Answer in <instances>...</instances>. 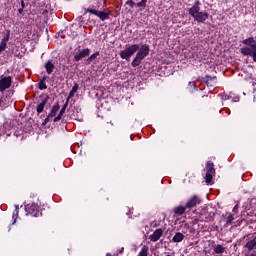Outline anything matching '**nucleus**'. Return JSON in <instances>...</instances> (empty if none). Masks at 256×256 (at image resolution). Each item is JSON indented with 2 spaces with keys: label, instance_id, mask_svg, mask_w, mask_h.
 <instances>
[{
  "label": "nucleus",
  "instance_id": "nucleus-1",
  "mask_svg": "<svg viewBox=\"0 0 256 256\" xmlns=\"http://www.w3.org/2000/svg\"><path fill=\"white\" fill-rule=\"evenodd\" d=\"M189 15L195 19L198 23H205L207 19H209V13L207 12H201V1L196 0L194 2L193 7H191L189 10Z\"/></svg>",
  "mask_w": 256,
  "mask_h": 256
},
{
  "label": "nucleus",
  "instance_id": "nucleus-2",
  "mask_svg": "<svg viewBox=\"0 0 256 256\" xmlns=\"http://www.w3.org/2000/svg\"><path fill=\"white\" fill-rule=\"evenodd\" d=\"M243 45H246L240 49L242 55L252 57L256 63V41L255 38L250 37L242 41Z\"/></svg>",
  "mask_w": 256,
  "mask_h": 256
},
{
  "label": "nucleus",
  "instance_id": "nucleus-3",
  "mask_svg": "<svg viewBox=\"0 0 256 256\" xmlns=\"http://www.w3.org/2000/svg\"><path fill=\"white\" fill-rule=\"evenodd\" d=\"M147 55H149V45L143 44L138 49V52H137L135 58L131 62L132 67H139V65H141V61H143V59H145V57H147Z\"/></svg>",
  "mask_w": 256,
  "mask_h": 256
},
{
  "label": "nucleus",
  "instance_id": "nucleus-4",
  "mask_svg": "<svg viewBox=\"0 0 256 256\" xmlns=\"http://www.w3.org/2000/svg\"><path fill=\"white\" fill-rule=\"evenodd\" d=\"M137 51H139V44L130 45L128 48L120 52V57L121 59L129 61L131 57H133V55L137 53Z\"/></svg>",
  "mask_w": 256,
  "mask_h": 256
},
{
  "label": "nucleus",
  "instance_id": "nucleus-5",
  "mask_svg": "<svg viewBox=\"0 0 256 256\" xmlns=\"http://www.w3.org/2000/svg\"><path fill=\"white\" fill-rule=\"evenodd\" d=\"M11 83H13V78L11 76H1L0 93H5V91L11 87Z\"/></svg>",
  "mask_w": 256,
  "mask_h": 256
},
{
  "label": "nucleus",
  "instance_id": "nucleus-6",
  "mask_svg": "<svg viewBox=\"0 0 256 256\" xmlns=\"http://www.w3.org/2000/svg\"><path fill=\"white\" fill-rule=\"evenodd\" d=\"M26 215H32L33 217H39V206L37 204H27L25 206Z\"/></svg>",
  "mask_w": 256,
  "mask_h": 256
},
{
  "label": "nucleus",
  "instance_id": "nucleus-7",
  "mask_svg": "<svg viewBox=\"0 0 256 256\" xmlns=\"http://www.w3.org/2000/svg\"><path fill=\"white\" fill-rule=\"evenodd\" d=\"M86 12L91 13V15H96V17H99L101 21H107V19H109V13L107 12L97 11L93 8H88Z\"/></svg>",
  "mask_w": 256,
  "mask_h": 256
},
{
  "label": "nucleus",
  "instance_id": "nucleus-8",
  "mask_svg": "<svg viewBox=\"0 0 256 256\" xmlns=\"http://www.w3.org/2000/svg\"><path fill=\"white\" fill-rule=\"evenodd\" d=\"M90 54H91V50L89 48L79 50L74 55V60L75 61H81V59H85V57H89Z\"/></svg>",
  "mask_w": 256,
  "mask_h": 256
},
{
  "label": "nucleus",
  "instance_id": "nucleus-9",
  "mask_svg": "<svg viewBox=\"0 0 256 256\" xmlns=\"http://www.w3.org/2000/svg\"><path fill=\"white\" fill-rule=\"evenodd\" d=\"M163 237V229L159 228L156 229L152 235L149 236L150 241L153 243H156V241H159Z\"/></svg>",
  "mask_w": 256,
  "mask_h": 256
},
{
  "label": "nucleus",
  "instance_id": "nucleus-10",
  "mask_svg": "<svg viewBox=\"0 0 256 256\" xmlns=\"http://www.w3.org/2000/svg\"><path fill=\"white\" fill-rule=\"evenodd\" d=\"M72 114L70 115V117L72 119H75V121H79V122H82L83 121V117L80 116L79 113H81V108H74L72 110Z\"/></svg>",
  "mask_w": 256,
  "mask_h": 256
},
{
  "label": "nucleus",
  "instance_id": "nucleus-11",
  "mask_svg": "<svg viewBox=\"0 0 256 256\" xmlns=\"http://www.w3.org/2000/svg\"><path fill=\"white\" fill-rule=\"evenodd\" d=\"M199 204V197L193 196L188 200L186 203L187 209H192V207H195V205Z\"/></svg>",
  "mask_w": 256,
  "mask_h": 256
},
{
  "label": "nucleus",
  "instance_id": "nucleus-12",
  "mask_svg": "<svg viewBox=\"0 0 256 256\" xmlns=\"http://www.w3.org/2000/svg\"><path fill=\"white\" fill-rule=\"evenodd\" d=\"M45 69L48 73V75H51L55 69V64H53V60H48L45 64Z\"/></svg>",
  "mask_w": 256,
  "mask_h": 256
},
{
  "label": "nucleus",
  "instance_id": "nucleus-13",
  "mask_svg": "<svg viewBox=\"0 0 256 256\" xmlns=\"http://www.w3.org/2000/svg\"><path fill=\"white\" fill-rule=\"evenodd\" d=\"M183 239H185V235H183V233L181 232H177L174 237L172 238V241L174 243H181V241H183Z\"/></svg>",
  "mask_w": 256,
  "mask_h": 256
},
{
  "label": "nucleus",
  "instance_id": "nucleus-14",
  "mask_svg": "<svg viewBox=\"0 0 256 256\" xmlns=\"http://www.w3.org/2000/svg\"><path fill=\"white\" fill-rule=\"evenodd\" d=\"M48 99H43L38 105H37V113H43V109H45V105H47Z\"/></svg>",
  "mask_w": 256,
  "mask_h": 256
},
{
  "label": "nucleus",
  "instance_id": "nucleus-15",
  "mask_svg": "<svg viewBox=\"0 0 256 256\" xmlns=\"http://www.w3.org/2000/svg\"><path fill=\"white\" fill-rule=\"evenodd\" d=\"M8 41H9V36H6L5 38H3V39L1 40V43H0V53H1L2 51H5V49H7V43H8Z\"/></svg>",
  "mask_w": 256,
  "mask_h": 256
},
{
  "label": "nucleus",
  "instance_id": "nucleus-16",
  "mask_svg": "<svg viewBox=\"0 0 256 256\" xmlns=\"http://www.w3.org/2000/svg\"><path fill=\"white\" fill-rule=\"evenodd\" d=\"M214 253H216V255H221L223 253H225V247H223V245L218 244L214 247Z\"/></svg>",
  "mask_w": 256,
  "mask_h": 256
},
{
  "label": "nucleus",
  "instance_id": "nucleus-17",
  "mask_svg": "<svg viewBox=\"0 0 256 256\" xmlns=\"http://www.w3.org/2000/svg\"><path fill=\"white\" fill-rule=\"evenodd\" d=\"M185 211H187V206L183 207V206H177L174 208V213L176 215H183V213H185Z\"/></svg>",
  "mask_w": 256,
  "mask_h": 256
},
{
  "label": "nucleus",
  "instance_id": "nucleus-18",
  "mask_svg": "<svg viewBox=\"0 0 256 256\" xmlns=\"http://www.w3.org/2000/svg\"><path fill=\"white\" fill-rule=\"evenodd\" d=\"M79 90V85L78 84H75L73 87H72V90L70 91L67 99L69 101V99L75 97V93H77V91Z\"/></svg>",
  "mask_w": 256,
  "mask_h": 256
},
{
  "label": "nucleus",
  "instance_id": "nucleus-19",
  "mask_svg": "<svg viewBox=\"0 0 256 256\" xmlns=\"http://www.w3.org/2000/svg\"><path fill=\"white\" fill-rule=\"evenodd\" d=\"M57 113H59V104H56L52 107L51 112L48 114V116L53 119V117H55Z\"/></svg>",
  "mask_w": 256,
  "mask_h": 256
},
{
  "label": "nucleus",
  "instance_id": "nucleus-20",
  "mask_svg": "<svg viewBox=\"0 0 256 256\" xmlns=\"http://www.w3.org/2000/svg\"><path fill=\"white\" fill-rule=\"evenodd\" d=\"M206 173L215 174V168L213 167L212 162H207V164H206Z\"/></svg>",
  "mask_w": 256,
  "mask_h": 256
},
{
  "label": "nucleus",
  "instance_id": "nucleus-21",
  "mask_svg": "<svg viewBox=\"0 0 256 256\" xmlns=\"http://www.w3.org/2000/svg\"><path fill=\"white\" fill-rule=\"evenodd\" d=\"M233 221H235V214H228L226 218V225H233Z\"/></svg>",
  "mask_w": 256,
  "mask_h": 256
},
{
  "label": "nucleus",
  "instance_id": "nucleus-22",
  "mask_svg": "<svg viewBox=\"0 0 256 256\" xmlns=\"http://www.w3.org/2000/svg\"><path fill=\"white\" fill-rule=\"evenodd\" d=\"M149 255V247L143 246L141 251L139 252L138 256H147Z\"/></svg>",
  "mask_w": 256,
  "mask_h": 256
},
{
  "label": "nucleus",
  "instance_id": "nucleus-23",
  "mask_svg": "<svg viewBox=\"0 0 256 256\" xmlns=\"http://www.w3.org/2000/svg\"><path fill=\"white\" fill-rule=\"evenodd\" d=\"M214 175H215V174H213V173H207V172H206L205 179H206L207 185H211V183H212V181H213V176H214Z\"/></svg>",
  "mask_w": 256,
  "mask_h": 256
},
{
  "label": "nucleus",
  "instance_id": "nucleus-24",
  "mask_svg": "<svg viewBox=\"0 0 256 256\" xmlns=\"http://www.w3.org/2000/svg\"><path fill=\"white\" fill-rule=\"evenodd\" d=\"M67 107H69V99H67L66 102L64 103L63 107L60 110V113L65 115V111H67Z\"/></svg>",
  "mask_w": 256,
  "mask_h": 256
},
{
  "label": "nucleus",
  "instance_id": "nucleus-25",
  "mask_svg": "<svg viewBox=\"0 0 256 256\" xmlns=\"http://www.w3.org/2000/svg\"><path fill=\"white\" fill-rule=\"evenodd\" d=\"M97 57H99V52H96V53L92 54V55L87 59V63H91V61H94V59H97Z\"/></svg>",
  "mask_w": 256,
  "mask_h": 256
},
{
  "label": "nucleus",
  "instance_id": "nucleus-26",
  "mask_svg": "<svg viewBox=\"0 0 256 256\" xmlns=\"http://www.w3.org/2000/svg\"><path fill=\"white\" fill-rule=\"evenodd\" d=\"M25 7H27V4H25V0H21V8L18 9V13L20 15L23 14V9H25Z\"/></svg>",
  "mask_w": 256,
  "mask_h": 256
},
{
  "label": "nucleus",
  "instance_id": "nucleus-27",
  "mask_svg": "<svg viewBox=\"0 0 256 256\" xmlns=\"http://www.w3.org/2000/svg\"><path fill=\"white\" fill-rule=\"evenodd\" d=\"M39 89L41 91H43L44 89H47V84L45 83V80H42L40 83H39Z\"/></svg>",
  "mask_w": 256,
  "mask_h": 256
},
{
  "label": "nucleus",
  "instance_id": "nucleus-28",
  "mask_svg": "<svg viewBox=\"0 0 256 256\" xmlns=\"http://www.w3.org/2000/svg\"><path fill=\"white\" fill-rule=\"evenodd\" d=\"M17 217H19V212L15 210L12 215V219H14L13 225H15V223H17Z\"/></svg>",
  "mask_w": 256,
  "mask_h": 256
},
{
  "label": "nucleus",
  "instance_id": "nucleus-29",
  "mask_svg": "<svg viewBox=\"0 0 256 256\" xmlns=\"http://www.w3.org/2000/svg\"><path fill=\"white\" fill-rule=\"evenodd\" d=\"M63 115V113L61 114V112H59V114L53 119L54 123H57L60 119H63Z\"/></svg>",
  "mask_w": 256,
  "mask_h": 256
},
{
  "label": "nucleus",
  "instance_id": "nucleus-30",
  "mask_svg": "<svg viewBox=\"0 0 256 256\" xmlns=\"http://www.w3.org/2000/svg\"><path fill=\"white\" fill-rule=\"evenodd\" d=\"M147 6V0H141L137 3V7H146Z\"/></svg>",
  "mask_w": 256,
  "mask_h": 256
},
{
  "label": "nucleus",
  "instance_id": "nucleus-31",
  "mask_svg": "<svg viewBox=\"0 0 256 256\" xmlns=\"http://www.w3.org/2000/svg\"><path fill=\"white\" fill-rule=\"evenodd\" d=\"M232 211H233L234 215H235V213H239V205L236 204Z\"/></svg>",
  "mask_w": 256,
  "mask_h": 256
},
{
  "label": "nucleus",
  "instance_id": "nucleus-32",
  "mask_svg": "<svg viewBox=\"0 0 256 256\" xmlns=\"http://www.w3.org/2000/svg\"><path fill=\"white\" fill-rule=\"evenodd\" d=\"M206 79H207L206 80L207 82L211 81V79H213L214 81H217V77L211 78V76H207Z\"/></svg>",
  "mask_w": 256,
  "mask_h": 256
},
{
  "label": "nucleus",
  "instance_id": "nucleus-33",
  "mask_svg": "<svg viewBox=\"0 0 256 256\" xmlns=\"http://www.w3.org/2000/svg\"><path fill=\"white\" fill-rule=\"evenodd\" d=\"M53 118L49 117V115L46 117V119L44 120V123H49Z\"/></svg>",
  "mask_w": 256,
  "mask_h": 256
},
{
  "label": "nucleus",
  "instance_id": "nucleus-34",
  "mask_svg": "<svg viewBox=\"0 0 256 256\" xmlns=\"http://www.w3.org/2000/svg\"><path fill=\"white\" fill-rule=\"evenodd\" d=\"M189 86L195 87V89H197V85L195 84V82H189Z\"/></svg>",
  "mask_w": 256,
  "mask_h": 256
},
{
  "label": "nucleus",
  "instance_id": "nucleus-35",
  "mask_svg": "<svg viewBox=\"0 0 256 256\" xmlns=\"http://www.w3.org/2000/svg\"><path fill=\"white\" fill-rule=\"evenodd\" d=\"M128 5H130V7H133V5H135V2H133V0H130L129 2H127Z\"/></svg>",
  "mask_w": 256,
  "mask_h": 256
},
{
  "label": "nucleus",
  "instance_id": "nucleus-36",
  "mask_svg": "<svg viewBox=\"0 0 256 256\" xmlns=\"http://www.w3.org/2000/svg\"><path fill=\"white\" fill-rule=\"evenodd\" d=\"M233 101L237 103V101H239V97L234 98Z\"/></svg>",
  "mask_w": 256,
  "mask_h": 256
},
{
  "label": "nucleus",
  "instance_id": "nucleus-37",
  "mask_svg": "<svg viewBox=\"0 0 256 256\" xmlns=\"http://www.w3.org/2000/svg\"><path fill=\"white\" fill-rule=\"evenodd\" d=\"M15 211L19 212V205H15Z\"/></svg>",
  "mask_w": 256,
  "mask_h": 256
},
{
  "label": "nucleus",
  "instance_id": "nucleus-38",
  "mask_svg": "<svg viewBox=\"0 0 256 256\" xmlns=\"http://www.w3.org/2000/svg\"><path fill=\"white\" fill-rule=\"evenodd\" d=\"M123 251H125V248H124V247L120 248L119 253H123Z\"/></svg>",
  "mask_w": 256,
  "mask_h": 256
},
{
  "label": "nucleus",
  "instance_id": "nucleus-39",
  "mask_svg": "<svg viewBox=\"0 0 256 256\" xmlns=\"http://www.w3.org/2000/svg\"><path fill=\"white\" fill-rule=\"evenodd\" d=\"M249 256H256V251L254 250Z\"/></svg>",
  "mask_w": 256,
  "mask_h": 256
},
{
  "label": "nucleus",
  "instance_id": "nucleus-40",
  "mask_svg": "<svg viewBox=\"0 0 256 256\" xmlns=\"http://www.w3.org/2000/svg\"><path fill=\"white\" fill-rule=\"evenodd\" d=\"M222 99H227V96H223Z\"/></svg>",
  "mask_w": 256,
  "mask_h": 256
},
{
  "label": "nucleus",
  "instance_id": "nucleus-41",
  "mask_svg": "<svg viewBox=\"0 0 256 256\" xmlns=\"http://www.w3.org/2000/svg\"><path fill=\"white\" fill-rule=\"evenodd\" d=\"M106 256H111V254H110V253H107Z\"/></svg>",
  "mask_w": 256,
  "mask_h": 256
},
{
  "label": "nucleus",
  "instance_id": "nucleus-42",
  "mask_svg": "<svg viewBox=\"0 0 256 256\" xmlns=\"http://www.w3.org/2000/svg\"><path fill=\"white\" fill-rule=\"evenodd\" d=\"M2 101H3V100L0 99V106H1Z\"/></svg>",
  "mask_w": 256,
  "mask_h": 256
},
{
  "label": "nucleus",
  "instance_id": "nucleus-43",
  "mask_svg": "<svg viewBox=\"0 0 256 256\" xmlns=\"http://www.w3.org/2000/svg\"><path fill=\"white\" fill-rule=\"evenodd\" d=\"M253 93H254V99H255V90H254V92H253Z\"/></svg>",
  "mask_w": 256,
  "mask_h": 256
}]
</instances>
